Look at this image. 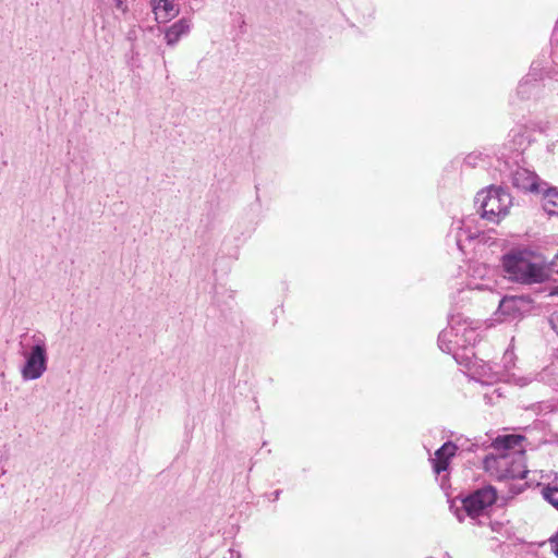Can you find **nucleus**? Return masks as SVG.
Returning a JSON list of instances; mask_svg holds the SVG:
<instances>
[{
    "label": "nucleus",
    "mask_w": 558,
    "mask_h": 558,
    "mask_svg": "<svg viewBox=\"0 0 558 558\" xmlns=\"http://www.w3.org/2000/svg\"><path fill=\"white\" fill-rule=\"evenodd\" d=\"M483 466L498 481L524 478L529 473L523 448L510 452L489 453L484 458Z\"/></svg>",
    "instance_id": "f257e3e1"
},
{
    "label": "nucleus",
    "mask_w": 558,
    "mask_h": 558,
    "mask_svg": "<svg viewBox=\"0 0 558 558\" xmlns=\"http://www.w3.org/2000/svg\"><path fill=\"white\" fill-rule=\"evenodd\" d=\"M31 345L22 351L24 363L21 376L24 381L39 379L48 369V348L46 337L37 331L31 336Z\"/></svg>",
    "instance_id": "f03ea898"
},
{
    "label": "nucleus",
    "mask_w": 558,
    "mask_h": 558,
    "mask_svg": "<svg viewBox=\"0 0 558 558\" xmlns=\"http://www.w3.org/2000/svg\"><path fill=\"white\" fill-rule=\"evenodd\" d=\"M475 204L481 209L482 218L492 222H499L500 218L508 214L512 197L507 189L489 185L476 194Z\"/></svg>",
    "instance_id": "7ed1b4c3"
},
{
    "label": "nucleus",
    "mask_w": 558,
    "mask_h": 558,
    "mask_svg": "<svg viewBox=\"0 0 558 558\" xmlns=\"http://www.w3.org/2000/svg\"><path fill=\"white\" fill-rule=\"evenodd\" d=\"M497 500V489L493 485H486L473 490L461 498L462 507L465 513L471 518H476Z\"/></svg>",
    "instance_id": "20e7f679"
},
{
    "label": "nucleus",
    "mask_w": 558,
    "mask_h": 558,
    "mask_svg": "<svg viewBox=\"0 0 558 558\" xmlns=\"http://www.w3.org/2000/svg\"><path fill=\"white\" fill-rule=\"evenodd\" d=\"M458 445L454 444L451 440H448L444 442L435 452V457L430 459L433 471L437 476L439 477V485L440 488L447 493V490L451 487L450 481H449V474L441 473L447 472L451 459L456 456V452L458 450Z\"/></svg>",
    "instance_id": "39448f33"
},
{
    "label": "nucleus",
    "mask_w": 558,
    "mask_h": 558,
    "mask_svg": "<svg viewBox=\"0 0 558 558\" xmlns=\"http://www.w3.org/2000/svg\"><path fill=\"white\" fill-rule=\"evenodd\" d=\"M531 303L529 295H506L500 300L495 315L498 320H514L530 311Z\"/></svg>",
    "instance_id": "423d86ee"
},
{
    "label": "nucleus",
    "mask_w": 558,
    "mask_h": 558,
    "mask_svg": "<svg viewBox=\"0 0 558 558\" xmlns=\"http://www.w3.org/2000/svg\"><path fill=\"white\" fill-rule=\"evenodd\" d=\"M544 78V69L538 62H533L529 73L519 82L517 94L521 99H530L539 95L542 82Z\"/></svg>",
    "instance_id": "0eeeda50"
},
{
    "label": "nucleus",
    "mask_w": 558,
    "mask_h": 558,
    "mask_svg": "<svg viewBox=\"0 0 558 558\" xmlns=\"http://www.w3.org/2000/svg\"><path fill=\"white\" fill-rule=\"evenodd\" d=\"M509 175L513 187L523 192H539L538 177L535 172L517 167Z\"/></svg>",
    "instance_id": "6e6552de"
},
{
    "label": "nucleus",
    "mask_w": 558,
    "mask_h": 558,
    "mask_svg": "<svg viewBox=\"0 0 558 558\" xmlns=\"http://www.w3.org/2000/svg\"><path fill=\"white\" fill-rule=\"evenodd\" d=\"M192 22L189 17H182L163 29L165 40L168 46H175L181 37L186 36L191 31Z\"/></svg>",
    "instance_id": "1a4fd4ad"
},
{
    "label": "nucleus",
    "mask_w": 558,
    "mask_h": 558,
    "mask_svg": "<svg viewBox=\"0 0 558 558\" xmlns=\"http://www.w3.org/2000/svg\"><path fill=\"white\" fill-rule=\"evenodd\" d=\"M150 4L155 19L159 24L170 21L180 12L179 8L174 4V0H150Z\"/></svg>",
    "instance_id": "9d476101"
},
{
    "label": "nucleus",
    "mask_w": 558,
    "mask_h": 558,
    "mask_svg": "<svg viewBox=\"0 0 558 558\" xmlns=\"http://www.w3.org/2000/svg\"><path fill=\"white\" fill-rule=\"evenodd\" d=\"M448 328L454 331V338H459L460 331H462L465 342L470 344L472 341H475L476 335L474 329L466 325V320L459 313H450L448 315Z\"/></svg>",
    "instance_id": "9b49d317"
},
{
    "label": "nucleus",
    "mask_w": 558,
    "mask_h": 558,
    "mask_svg": "<svg viewBox=\"0 0 558 558\" xmlns=\"http://www.w3.org/2000/svg\"><path fill=\"white\" fill-rule=\"evenodd\" d=\"M523 440L524 436L519 434L499 435L493 440L492 447L497 453L510 452L522 448L521 442Z\"/></svg>",
    "instance_id": "f8f14e48"
},
{
    "label": "nucleus",
    "mask_w": 558,
    "mask_h": 558,
    "mask_svg": "<svg viewBox=\"0 0 558 558\" xmlns=\"http://www.w3.org/2000/svg\"><path fill=\"white\" fill-rule=\"evenodd\" d=\"M542 207L549 216H558V187L549 186L544 191Z\"/></svg>",
    "instance_id": "ddd939ff"
},
{
    "label": "nucleus",
    "mask_w": 558,
    "mask_h": 558,
    "mask_svg": "<svg viewBox=\"0 0 558 558\" xmlns=\"http://www.w3.org/2000/svg\"><path fill=\"white\" fill-rule=\"evenodd\" d=\"M454 331L450 328H446L438 335V347L442 352H453L456 345H460L458 338L453 341Z\"/></svg>",
    "instance_id": "4468645a"
},
{
    "label": "nucleus",
    "mask_w": 558,
    "mask_h": 558,
    "mask_svg": "<svg viewBox=\"0 0 558 558\" xmlns=\"http://www.w3.org/2000/svg\"><path fill=\"white\" fill-rule=\"evenodd\" d=\"M125 62L131 71L141 68L140 53L132 44L130 50L125 53Z\"/></svg>",
    "instance_id": "2eb2a0df"
},
{
    "label": "nucleus",
    "mask_w": 558,
    "mask_h": 558,
    "mask_svg": "<svg viewBox=\"0 0 558 558\" xmlns=\"http://www.w3.org/2000/svg\"><path fill=\"white\" fill-rule=\"evenodd\" d=\"M543 498L558 510V487L547 485L542 489Z\"/></svg>",
    "instance_id": "dca6fc26"
},
{
    "label": "nucleus",
    "mask_w": 558,
    "mask_h": 558,
    "mask_svg": "<svg viewBox=\"0 0 558 558\" xmlns=\"http://www.w3.org/2000/svg\"><path fill=\"white\" fill-rule=\"evenodd\" d=\"M484 157H487V155L483 154L482 151H472L468 154L463 160V163L470 168L476 167L478 161L483 160Z\"/></svg>",
    "instance_id": "f3484780"
},
{
    "label": "nucleus",
    "mask_w": 558,
    "mask_h": 558,
    "mask_svg": "<svg viewBox=\"0 0 558 558\" xmlns=\"http://www.w3.org/2000/svg\"><path fill=\"white\" fill-rule=\"evenodd\" d=\"M548 542L550 543L553 547V553L556 557H558V531L549 537Z\"/></svg>",
    "instance_id": "a211bd4d"
},
{
    "label": "nucleus",
    "mask_w": 558,
    "mask_h": 558,
    "mask_svg": "<svg viewBox=\"0 0 558 558\" xmlns=\"http://www.w3.org/2000/svg\"><path fill=\"white\" fill-rule=\"evenodd\" d=\"M524 490L523 485H511L510 486V493L512 496L519 495Z\"/></svg>",
    "instance_id": "6ab92c4d"
},
{
    "label": "nucleus",
    "mask_w": 558,
    "mask_h": 558,
    "mask_svg": "<svg viewBox=\"0 0 558 558\" xmlns=\"http://www.w3.org/2000/svg\"><path fill=\"white\" fill-rule=\"evenodd\" d=\"M126 39L132 41V44H134V41L136 39V31L135 29L129 31V33L126 35Z\"/></svg>",
    "instance_id": "aec40b11"
},
{
    "label": "nucleus",
    "mask_w": 558,
    "mask_h": 558,
    "mask_svg": "<svg viewBox=\"0 0 558 558\" xmlns=\"http://www.w3.org/2000/svg\"><path fill=\"white\" fill-rule=\"evenodd\" d=\"M282 490L281 489H276L271 495H272V500L276 501L279 499L280 495H281Z\"/></svg>",
    "instance_id": "412c9836"
},
{
    "label": "nucleus",
    "mask_w": 558,
    "mask_h": 558,
    "mask_svg": "<svg viewBox=\"0 0 558 558\" xmlns=\"http://www.w3.org/2000/svg\"><path fill=\"white\" fill-rule=\"evenodd\" d=\"M476 447H477V445L472 442V444H470V445L465 448V450H468V451H475V448H476Z\"/></svg>",
    "instance_id": "4be33fe9"
},
{
    "label": "nucleus",
    "mask_w": 558,
    "mask_h": 558,
    "mask_svg": "<svg viewBox=\"0 0 558 558\" xmlns=\"http://www.w3.org/2000/svg\"><path fill=\"white\" fill-rule=\"evenodd\" d=\"M485 400L487 403H492V397L488 396L487 393L484 396Z\"/></svg>",
    "instance_id": "5701e85b"
},
{
    "label": "nucleus",
    "mask_w": 558,
    "mask_h": 558,
    "mask_svg": "<svg viewBox=\"0 0 558 558\" xmlns=\"http://www.w3.org/2000/svg\"><path fill=\"white\" fill-rule=\"evenodd\" d=\"M453 357L456 359V361H457L458 363H462V362L459 360V354H458V353L453 352Z\"/></svg>",
    "instance_id": "b1692460"
},
{
    "label": "nucleus",
    "mask_w": 558,
    "mask_h": 558,
    "mask_svg": "<svg viewBox=\"0 0 558 558\" xmlns=\"http://www.w3.org/2000/svg\"><path fill=\"white\" fill-rule=\"evenodd\" d=\"M116 2H117V8H121L123 4L122 0H116Z\"/></svg>",
    "instance_id": "393cba45"
},
{
    "label": "nucleus",
    "mask_w": 558,
    "mask_h": 558,
    "mask_svg": "<svg viewBox=\"0 0 558 558\" xmlns=\"http://www.w3.org/2000/svg\"><path fill=\"white\" fill-rule=\"evenodd\" d=\"M549 323H550V325H551V328H553V329H556V325H555L554 320H553V319H550V320H549Z\"/></svg>",
    "instance_id": "a878e982"
},
{
    "label": "nucleus",
    "mask_w": 558,
    "mask_h": 558,
    "mask_svg": "<svg viewBox=\"0 0 558 558\" xmlns=\"http://www.w3.org/2000/svg\"><path fill=\"white\" fill-rule=\"evenodd\" d=\"M229 553H230V558H232L233 556H235V553H234V550H233V549H230V550H229Z\"/></svg>",
    "instance_id": "bb28decb"
},
{
    "label": "nucleus",
    "mask_w": 558,
    "mask_h": 558,
    "mask_svg": "<svg viewBox=\"0 0 558 558\" xmlns=\"http://www.w3.org/2000/svg\"><path fill=\"white\" fill-rule=\"evenodd\" d=\"M457 517H458L459 521H462V520H463V517H462V515H460L459 513H457Z\"/></svg>",
    "instance_id": "cd10ccee"
},
{
    "label": "nucleus",
    "mask_w": 558,
    "mask_h": 558,
    "mask_svg": "<svg viewBox=\"0 0 558 558\" xmlns=\"http://www.w3.org/2000/svg\"><path fill=\"white\" fill-rule=\"evenodd\" d=\"M236 558H241V555H240V553H239V551L236 553Z\"/></svg>",
    "instance_id": "c85d7f7f"
},
{
    "label": "nucleus",
    "mask_w": 558,
    "mask_h": 558,
    "mask_svg": "<svg viewBox=\"0 0 558 558\" xmlns=\"http://www.w3.org/2000/svg\"><path fill=\"white\" fill-rule=\"evenodd\" d=\"M556 269H558V262H557V266H556Z\"/></svg>",
    "instance_id": "c756f323"
}]
</instances>
